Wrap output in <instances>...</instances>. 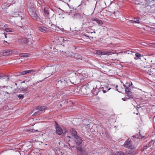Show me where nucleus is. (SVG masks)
<instances>
[{
	"label": "nucleus",
	"instance_id": "16",
	"mask_svg": "<svg viewBox=\"0 0 155 155\" xmlns=\"http://www.w3.org/2000/svg\"><path fill=\"white\" fill-rule=\"evenodd\" d=\"M29 91L28 87H27L26 88H24V87H22L21 88V90L20 91V92L22 93L25 94L27 93H29Z\"/></svg>",
	"mask_w": 155,
	"mask_h": 155
},
{
	"label": "nucleus",
	"instance_id": "1",
	"mask_svg": "<svg viewBox=\"0 0 155 155\" xmlns=\"http://www.w3.org/2000/svg\"><path fill=\"white\" fill-rule=\"evenodd\" d=\"M72 77H71L70 79H69V82L74 84H77L80 83L81 81L83 80L84 79V77L82 74L79 73H74L72 71Z\"/></svg>",
	"mask_w": 155,
	"mask_h": 155
},
{
	"label": "nucleus",
	"instance_id": "53",
	"mask_svg": "<svg viewBox=\"0 0 155 155\" xmlns=\"http://www.w3.org/2000/svg\"><path fill=\"white\" fill-rule=\"evenodd\" d=\"M71 147H74V146H72Z\"/></svg>",
	"mask_w": 155,
	"mask_h": 155
},
{
	"label": "nucleus",
	"instance_id": "50",
	"mask_svg": "<svg viewBox=\"0 0 155 155\" xmlns=\"http://www.w3.org/2000/svg\"><path fill=\"white\" fill-rule=\"evenodd\" d=\"M110 88H109L108 89V91H109V90H110Z\"/></svg>",
	"mask_w": 155,
	"mask_h": 155
},
{
	"label": "nucleus",
	"instance_id": "46",
	"mask_svg": "<svg viewBox=\"0 0 155 155\" xmlns=\"http://www.w3.org/2000/svg\"><path fill=\"white\" fill-rule=\"evenodd\" d=\"M116 91H118V89L117 88L116 89Z\"/></svg>",
	"mask_w": 155,
	"mask_h": 155
},
{
	"label": "nucleus",
	"instance_id": "9",
	"mask_svg": "<svg viewBox=\"0 0 155 155\" xmlns=\"http://www.w3.org/2000/svg\"><path fill=\"white\" fill-rule=\"evenodd\" d=\"M33 41V39L31 38L27 39L26 38H24L22 39L21 42L26 45H30L32 44L31 41Z\"/></svg>",
	"mask_w": 155,
	"mask_h": 155
},
{
	"label": "nucleus",
	"instance_id": "43",
	"mask_svg": "<svg viewBox=\"0 0 155 155\" xmlns=\"http://www.w3.org/2000/svg\"><path fill=\"white\" fill-rule=\"evenodd\" d=\"M5 93H6V94H11V93H8V92H5Z\"/></svg>",
	"mask_w": 155,
	"mask_h": 155
},
{
	"label": "nucleus",
	"instance_id": "37",
	"mask_svg": "<svg viewBox=\"0 0 155 155\" xmlns=\"http://www.w3.org/2000/svg\"><path fill=\"white\" fill-rule=\"evenodd\" d=\"M51 28H53L54 30H56V27L54 25H51Z\"/></svg>",
	"mask_w": 155,
	"mask_h": 155
},
{
	"label": "nucleus",
	"instance_id": "41",
	"mask_svg": "<svg viewBox=\"0 0 155 155\" xmlns=\"http://www.w3.org/2000/svg\"><path fill=\"white\" fill-rule=\"evenodd\" d=\"M60 39L61 40L63 41H64V40L62 38H61Z\"/></svg>",
	"mask_w": 155,
	"mask_h": 155
},
{
	"label": "nucleus",
	"instance_id": "47",
	"mask_svg": "<svg viewBox=\"0 0 155 155\" xmlns=\"http://www.w3.org/2000/svg\"><path fill=\"white\" fill-rule=\"evenodd\" d=\"M132 137H135V136H132Z\"/></svg>",
	"mask_w": 155,
	"mask_h": 155
},
{
	"label": "nucleus",
	"instance_id": "36",
	"mask_svg": "<svg viewBox=\"0 0 155 155\" xmlns=\"http://www.w3.org/2000/svg\"><path fill=\"white\" fill-rule=\"evenodd\" d=\"M91 154H90L89 155H96L97 154V153H95V152H91Z\"/></svg>",
	"mask_w": 155,
	"mask_h": 155
},
{
	"label": "nucleus",
	"instance_id": "10",
	"mask_svg": "<svg viewBox=\"0 0 155 155\" xmlns=\"http://www.w3.org/2000/svg\"><path fill=\"white\" fill-rule=\"evenodd\" d=\"M74 139L76 144L78 145H80L83 141L81 138L78 135L75 136Z\"/></svg>",
	"mask_w": 155,
	"mask_h": 155
},
{
	"label": "nucleus",
	"instance_id": "52",
	"mask_svg": "<svg viewBox=\"0 0 155 155\" xmlns=\"http://www.w3.org/2000/svg\"><path fill=\"white\" fill-rule=\"evenodd\" d=\"M15 85H17V83H15Z\"/></svg>",
	"mask_w": 155,
	"mask_h": 155
},
{
	"label": "nucleus",
	"instance_id": "32",
	"mask_svg": "<svg viewBox=\"0 0 155 155\" xmlns=\"http://www.w3.org/2000/svg\"><path fill=\"white\" fill-rule=\"evenodd\" d=\"M148 45L150 47L155 48V44H154L150 43Z\"/></svg>",
	"mask_w": 155,
	"mask_h": 155
},
{
	"label": "nucleus",
	"instance_id": "35",
	"mask_svg": "<svg viewBox=\"0 0 155 155\" xmlns=\"http://www.w3.org/2000/svg\"><path fill=\"white\" fill-rule=\"evenodd\" d=\"M45 10V12L44 13L45 15L46 16H48L49 14V12L47 10H45Z\"/></svg>",
	"mask_w": 155,
	"mask_h": 155
},
{
	"label": "nucleus",
	"instance_id": "23",
	"mask_svg": "<svg viewBox=\"0 0 155 155\" xmlns=\"http://www.w3.org/2000/svg\"><path fill=\"white\" fill-rule=\"evenodd\" d=\"M149 4H151V5H153V3H155V1L154 0H145Z\"/></svg>",
	"mask_w": 155,
	"mask_h": 155
},
{
	"label": "nucleus",
	"instance_id": "14",
	"mask_svg": "<svg viewBox=\"0 0 155 155\" xmlns=\"http://www.w3.org/2000/svg\"><path fill=\"white\" fill-rule=\"evenodd\" d=\"M124 146L126 147L131 148L132 147V145L131 140H129V139H128L124 143Z\"/></svg>",
	"mask_w": 155,
	"mask_h": 155
},
{
	"label": "nucleus",
	"instance_id": "27",
	"mask_svg": "<svg viewBox=\"0 0 155 155\" xmlns=\"http://www.w3.org/2000/svg\"><path fill=\"white\" fill-rule=\"evenodd\" d=\"M144 68H146V69H145V71H147L148 73H149V71H150V72H152V71H151L152 69L151 68H150V67H148L147 68V67H144Z\"/></svg>",
	"mask_w": 155,
	"mask_h": 155
},
{
	"label": "nucleus",
	"instance_id": "3",
	"mask_svg": "<svg viewBox=\"0 0 155 155\" xmlns=\"http://www.w3.org/2000/svg\"><path fill=\"white\" fill-rule=\"evenodd\" d=\"M69 79L67 76H64L60 80L58 81L56 85L58 88H62L65 87L66 84L69 83Z\"/></svg>",
	"mask_w": 155,
	"mask_h": 155
},
{
	"label": "nucleus",
	"instance_id": "54",
	"mask_svg": "<svg viewBox=\"0 0 155 155\" xmlns=\"http://www.w3.org/2000/svg\"><path fill=\"white\" fill-rule=\"evenodd\" d=\"M25 81H23L22 82V83H25Z\"/></svg>",
	"mask_w": 155,
	"mask_h": 155
},
{
	"label": "nucleus",
	"instance_id": "49",
	"mask_svg": "<svg viewBox=\"0 0 155 155\" xmlns=\"http://www.w3.org/2000/svg\"><path fill=\"white\" fill-rule=\"evenodd\" d=\"M118 87V86L117 85H116V87Z\"/></svg>",
	"mask_w": 155,
	"mask_h": 155
},
{
	"label": "nucleus",
	"instance_id": "5",
	"mask_svg": "<svg viewBox=\"0 0 155 155\" xmlns=\"http://www.w3.org/2000/svg\"><path fill=\"white\" fill-rule=\"evenodd\" d=\"M124 86L126 88H125V93L127 94L128 97L130 98H133L134 97V94L130 91L129 87L130 84L126 83V84H124Z\"/></svg>",
	"mask_w": 155,
	"mask_h": 155
},
{
	"label": "nucleus",
	"instance_id": "30",
	"mask_svg": "<svg viewBox=\"0 0 155 155\" xmlns=\"http://www.w3.org/2000/svg\"><path fill=\"white\" fill-rule=\"evenodd\" d=\"M20 57H28V54L26 53H21L19 54Z\"/></svg>",
	"mask_w": 155,
	"mask_h": 155
},
{
	"label": "nucleus",
	"instance_id": "25",
	"mask_svg": "<svg viewBox=\"0 0 155 155\" xmlns=\"http://www.w3.org/2000/svg\"><path fill=\"white\" fill-rule=\"evenodd\" d=\"M134 20H131V21L132 23H139V18H137L134 19Z\"/></svg>",
	"mask_w": 155,
	"mask_h": 155
},
{
	"label": "nucleus",
	"instance_id": "2",
	"mask_svg": "<svg viewBox=\"0 0 155 155\" xmlns=\"http://www.w3.org/2000/svg\"><path fill=\"white\" fill-rule=\"evenodd\" d=\"M29 13L32 18L35 20L41 21V19L37 14V9L33 6L28 8Z\"/></svg>",
	"mask_w": 155,
	"mask_h": 155
},
{
	"label": "nucleus",
	"instance_id": "44",
	"mask_svg": "<svg viewBox=\"0 0 155 155\" xmlns=\"http://www.w3.org/2000/svg\"><path fill=\"white\" fill-rule=\"evenodd\" d=\"M21 59H22V58H19L18 59V60L19 61H22L21 60Z\"/></svg>",
	"mask_w": 155,
	"mask_h": 155
},
{
	"label": "nucleus",
	"instance_id": "11",
	"mask_svg": "<svg viewBox=\"0 0 155 155\" xmlns=\"http://www.w3.org/2000/svg\"><path fill=\"white\" fill-rule=\"evenodd\" d=\"M64 53H65L68 56L71 57H74L75 58L77 59H82L81 58V57H80L79 58H77V57L76 56L77 55L76 54H75L74 53H73L71 52L70 51H66V52Z\"/></svg>",
	"mask_w": 155,
	"mask_h": 155
},
{
	"label": "nucleus",
	"instance_id": "6",
	"mask_svg": "<svg viewBox=\"0 0 155 155\" xmlns=\"http://www.w3.org/2000/svg\"><path fill=\"white\" fill-rule=\"evenodd\" d=\"M77 136V132L73 128H71L67 137L73 139Z\"/></svg>",
	"mask_w": 155,
	"mask_h": 155
},
{
	"label": "nucleus",
	"instance_id": "34",
	"mask_svg": "<svg viewBox=\"0 0 155 155\" xmlns=\"http://www.w3.org/2000/svg\"><path fill=\"white\" fill-rule=\"evenodd\" d=\"M135 55L136 57H137L139 58L140 59V58H139L141 56L140 54L138 53H136Z\"/></svg>",
	"mask_w": 155,
	"mask_h": 155
},
{
	"label": "nucleus",
	"instance_id": "29",
	"mask_svg": "<svg viewBox=\"0 0 155 155\" xmlns=\"http://www.w3.org/2000/svg\"><path fill=\"white\" fill-rule=\"evenodd\" d=\"M96 22L98 23V24L99 25H101L103 24V22H102V21L100 20H99V19H97L96 20Z\"/></svg>",
	"mask_w": 155,
	"mask_h": 155
},
{
	"label": "nucleus",
	"instance_id": "13",
	"mask_svg": "<svg viewBox=\"0 0 155 155\" xmlns=\"http://www.w3.org/2000/svg\"><path fill=\"white\" fill-rule=\"evenodd\" d=\"M55 127L56 128V132L58 135H61L63 133L62 129L58 126V125L57 123H56Z\"/></svg>",
	"mask_w": 155,
	"mask_h": 155
},
{
	"label": "nucleus",
	"instance_id": "42",
	"mask_svg": "<svg viewBox=\"0 0 155 155\" xmlns=\"http://www.w3.org/2000/svg\"><path fill=\"white\" fill-rule=\"evenodd\" d=\"M134 59H135V60H137V59H138V58L137 57H134Z\"/></svg>",
	"mask_w": 155,
	"mask_h": 155
},
{
	"label": "nucleus",
	"instance_id": "48",
	"mask_svg": "<svg viewBox=\"0 0 155 155\" xmlns=\"http://www.w3.org/2000/svg\"><path fill=\"white\" fill-rule=\"evenodd\" d=\"M6 25H4V27H6Z\"/></svg>",
	"mask_w": 155,
	"mask_h": 155
},
{
	"label": "nucleus",
	"instance_id": "38",
	"mask_svg": "<svg viewBox=\"0 0 155 155\" xmlns=\"http://www.w3.org/2000/svg\"><path fill=\"white\" fill-rule=\"evenodd\" d=\"M129 98H122V100H123L124 101H126L127 99H129Z\"/></svg>",
	"mask_w": 155,
	"mask_h": 155
},
{
	"label": "nucleus",
	"instance_id": "20",
	"mask_svg": "<svg viewBox=\"0 0 155 155\" xmlns=\"http://www.w3.org/2000/svg\"><path fill=\"white\" fill-rule=\"evenodd\" d=\"M40 30L42 32H46L49 31L48 29L45 27H41L39 28Z\"/></svg>",
	"mask_w": 155,
	"mask_h": 155
},
{
	"label": "nucleus",
	"instance_id": "57",
	"mask_svg": "<svg viewBox=\"0 0 155 155\" xmlns=\"http://www.w3.org/2000/svg\"><path fill=\"white\" fill-rule=\"evenodd\" d=\"M154 117H155V116H154Z\"/></svg>",
	"mask_w": 155,
	"mask_h": 155
},
{
	"label": "nucleus",
	"instance_id": "22",
	"mask_svg": "<svg viewBox=\"0 0 155 155\" xmlns=\"http://www.w3.org/2000/svg\"><path fill=\"white\" fill-rule=\"evenodd\" d=\"M119 14L118 12H115L114 11L112 12V13L111 15L114 18H117V16Z\"/></svg>",
	"mask_w": 155,
	"mask_h": 155
},
{
	"label": "nucleus",
	"instance_id": "7",
	"mask_svg": "<svg viewBox=\"0 0 155 155\" xmlns=\"http://www.w3.org/2000/svg\"><path fill=\"white\" fill-rule=\"evenodd\" d=\"M46 70L47 73L51 75H53L56 71V68L54 66H50L48 67Z\"/></svg>",
	"mask_w": 155,
	"mask_h": 155
},
{
	"label": "nucleus",
	"instance_id": "15",
	"mask_svg": "<svg viewBox=\"0 0 155 155\" xmlns=\"http://www.w3.org/2000/svg\"><path fill=\"white\" fill-rule=\"evenodd\" d=\"M111 52H106L105 51H102L99 50H97L96 51V53L98 54L101 55H108L109 54H111Z\"/></svg>",
	"mask_w": 155,
	"mask_h": 155
},
{
	"label": "nucleus",
	"instance_id": "55",
	"mask_svg": "<svg viewBox=\"0 0 155 155\" xmlns=\"http://www.w3.org/2000/svg\"><path fill=\"white\" fill-rule=\"evenodd\" d=\"M102 134L103 135H105L104 134V133H102Z\"/></svg>",
	"mask_w": 155,
	"mask_h": 155
},
{
	"label": "nucleus",
	"instance_id": "45",
	"mask_svg": "<svg viewBox=\"0 0 155 155\" xmlns=\"http://www.w3.org/2000/svg\"><path fill=\"white\" fill-rule=\"evenodd\" d=\"M103 91L104 93H105L106 92V91L104 90H103Z\"/></svg>",
	"mask_w": 155,
	"mask_h": 155
},
{
	"label": "nucleus",
	"instance_id": "8",
	"mask_svg": "<svg viewBox=\"0 0 155 155\" xmlns=\"http://www.w3.org/2000/svg\"><path fill=\"white\" fill-rule=\"evenodd\" d=\"M12 51L10 49H5L0 51L1 54L4 55H8L11 54Z\"/></svg>",
	"mask_w": 155,
	"mask_h": 155
},
{
	"label": "nucleus",
	"instance_id": "39",
	"mask_svg": "<svg viewBox=\"0 0 155 155\" xmlns=\"http://www.w3.org/2000/svg\"><path fill=\"white\" fill-rule=\"evenodd\" d=\"M18 26L20 27H22V24H19V25H18Z\"/></svg>",
	"mask_w": 155,
	"mask_h": 155
},
{
	"label": "nucleus",
	"instance_id": "56",
	"mask_svg": "<svg viewBox=\"0 0 155 155\" xmlns=\"http://www.w3.org/2000/svg\"><path fill=\"white\" fill-rule=\"evenodd\" d=\"M43 80H42L41 81H40V82H41Z\"/></svg>",
	"mask_w": 155,
	"mask_h": 155
},
{
	"label": "nucleus",
	"instance_id": "33",
	"mask_svg": "<svg viewBox=\"0 0 155 155\" xmlns=\"http://www.w3.org/2000/svg\"><path fill=\"white\" fill-rule=\"evenodd\" d=\"M18 97L20 99H22L24 97L23 95L21 94H19Z\"/></svg>",
	"mask_w": 155,
	"mask_h": 155
},
{
	"label": "nucleus",
	"instance_id": "28",
	"mask_svg": "<svg viewBox=\"0 0 155 155\" xmlns=\"http://www.w3.org/2000/svg\"><path fill=\"white\" fill-rule=\"evenodd\" d=\"M114 155H126V154L123 152H119Z\"/></svg>",
	"mask_w": 155,
	"mask_h": 155
},
{
	"label": "nucleus",
	"instance_id": "40",
	"mask_svg": "<svg viewBox=\"0 0 155 155\" xmlns=\"http://www.w3.org/2000/svg\"><path fill=\"white\" fill-rule=\"evenodd\" d=\"M89 83H88L87 84V87L88 88H89Z\"/></svg>",
	"mask_w": 155,
	"mask_h": 155
},
{
	"label": "nucleus",
	"instance_id": "31",
	"mask_svg": "<svg viewBox=\"0 0 155 155\" xmlns=\"http://www.w3.org/2000/svg\"><path fill=\"white\" fill-rule=\"evenodd\" d=\"M40 114V111H38L35 112L32 115L33 116H37Z\"/></svg>",
	"mask_w": 155,
	"mask_h": 155
},
{
	"label": "nucleus",
	"instance_id": "18",
	"mask_svg": "<svg viewBox=\"0 0 155 155\" xmlns=\"http://www.w3.org/2000/svg\"><path fill=\"white\" fill-rule=\"evenodd\" d=\"M80 91L82 94H85L87 93V91L85 86L82 87L80 88Z\"/></svg>",
	"mask_w": 155,
	"mask_h": 155
},
{
	"label": "nucleus",
	"instance_id": "51",
	"mask_svg": "<svg viewBox=\"0 0 155 155\" xmlns=\"http://www.w3.org/2000/svg\"><path fill=\"white\" fill-rule=\"evenodd\" d=\"M5 38H7V36H6V35H5Z\"/></svg>",
	"mask_w": 155,
	"mask_h": 155
},
{
	"label": "nucleus",
	"instance_id": "19",
	"mask_svg": "<svg viewBox=\"0 0 155 155\" xmlns=\"http://www.w3.org/2000/svg\"><path fill=\"white\" fill-rule=\"evenodd\" d=\"M45 108L46 107L44 106H38L36 108L35 110L40 111V112L45 110Z\"/></svg>",
	"mask_w": 155,
	"mask_h": 155
},
{
	"label": "nucleus",
	"instance_id": "26",
	"mask_svg": "<svg viewBox=\"0 0 155 155\" xmlns=\"http://www.w3.org/2000/svg\"><path fill=\"white\" fill-rule=\"evenodd\" d=\"M5 31L8 32H12L13 29L11 28H6L5 29Z\"/></svg>",
	"mask_w": 155,
	"mask_h": 155
},
{
	"label": "nucleus",
	"instance_id": "4",
	"mask_svg": "<svg viewBox=\"0 0 155 155\" xmlns=\"http://www.w3.org/2000/svg\"><path fill=\"white\" fill-rule=\"evenodd\" d=\"M77 155H88V152L84 147L80 146L76 147Z\"/></svg>",
	"mask_w": 155,
	"mask_h": 155
},
{
	"label": "nucleus",
	"instance_id": "21",
	"mask_svg": "<svg viewBox=\"0 0 155 155\" xmlns=\"http://www.w3.org/2000/svg\"><path fill=\"white\" fill-rule=\"evenodd\" d=\"M0 79L2 80H5L6 81H7L9 79V78L7 76H1L0 75Z\"/></svg>",
	"mask_w": 155,
	"mask_h": 155
},
{
	"label": "nucleus",
	"instance_id": "12",
	"mask_svg": "<svg viewBox=\"0 0 155 155\" xmlns=\"http://www.w3.org/2000/svg\"><path fill=\"white\" fill-rule=\"evenodd\" d=\"M91 91L95 95H97L99 92V89L96 87H93V86H91Z\"/></svg>",
	"mask_w": 155,
	"mask_h": 155
},
{
	"label": "nucleus",
	"instance_id": "17",
	"mask_svg": "<svg viewBox=\"0 0 155 155\" xmlns=\"http://www.w3.org/2000/svg\"><path fill=\"white\" fill-rule=\"evenodd\" d=\"M34 71H34L33 70L25 71H23L21 72H20V75H25L26 74H29L31 72H34Z\"/></svg>",
	"mask_w": 155,
	"mask_h": 155
},
{
	"label": "nucleus",
	"instance_id": "24",
	"mask_svg": "<svg viewBox=\"0 0 155 155\" xmlns=\"http://www.w3.org/2000/svg\"><path fill=\"white\" fill-rule=\"evenodd\" d=\"M82 38L83 40L85 41H88L89 39V37L88 36L84 35H83Z\"/></svg>",
	"mask_w": 155,
	"mask_h": 155
}]
</instances>
